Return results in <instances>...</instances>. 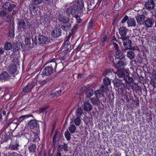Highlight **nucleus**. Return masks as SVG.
<instances>
[{
	"mask_svg": "<svg viewBox=\"0 0 156 156\" xmlns=\"http://www.w3.org/2000/svg\"><path fill=\"white\" fill-rule=\"evenodd\" d=\"M114 83L115 85L117 87H120L123 84L122 82V80L118 79H115L114 81Z\"/></svg>",
	"mask_w": 156,
	"mask_h": 156,
	"instance_id": "a878e982",
	"label": "nucleus"
},
{
	"mask_svg": "<svg viewBox=\"0 0 156 156\" xmlns=\"http://www.w3.org/2000/svg\"><path fill=\"white\" fill-rule=\"evenodd\" d=\"M127 29L125 27H121L119 29V32L121 36V38L122 39L126 38V33L127 31Z\"/></svg>",
	"mask_w": 156,
	"mask_h": 156,
	"instance_id": "0eeeda50",
	"label": "nucleus"
},
{
	"mask_svg": "<svg viewBox=\"0 0 156 156\" xmlns=\"http://www.w3.org/2000/svg\"><path fill=\"white\" fill-rule=\"evenodd\" d=\"M103 82L104 83V85L102 86H107L110 85L111 84V80L108 77H105L103 80Z\"/></svg>",
	"mask_w": 156,
	"mask_h": 156,
	"instance_id": "c85d7f7f",
	"label": "nucleus"
},
{
	"mask_svg": "<svg viewBox=\"0 0 156 156\" xmlns=\"http://www.w3.org/2000/svg\"><path fill=\"white\" fill-rule=\"evenodd\" d=\"M33 44L34 43L35 44H46L48 43V38L47 37L43 35H39L35 37L33 39Z\"/></svg>",
	"mask_w": 156,
	"mask_h": 156,
	"instance_id": "f03ea898",
	"label": "nucleus"
},
{
	"mask_svg": "<svg viewBox=\"0 0 156 156\" xmlns=\"http://www.w3.org/2000/svg\"><path fill=\"white\" fill-rule=\"evenodd\" d=\"M150 84L153 86L154 88H156V79H151L150 81Z\"/></svg>",
	"mask_w": 156,
	"mask_h": 156,
	"instance_id": "37998d69",
	"label": "nucleus"
},
{
	"mask_svg": "<svg viewBox=\"0 0 156 156\" xmlns=\"http://www.w3.org/2000/svg\"><path fill=\"white\" fill-rule=\"evenodd\" d=\"M48 107V106H46L44 108H40L39 109V112H44L45 110Z\"/></svg>",
	"mask_w": 156,
	"mask_h": 156,
	"instance_id": "603ef678",
	"label": "nucleus"
},
{
	"mask_svg": "<svg viewBox=\"0 0 156 156\" xmlns=\"http://www.w3.org/2000/svg\"><path fill=\"white\" fill-rule=\"evenodd\" d=\"M52 73V69L51 67L49 66H46L43 69L42 72L43 75L48 76L50 75Z\"/></svg>",
	"mask_w": 156,
	"mask_h": 156,
	"instance_id": "9b49d317",
	"label": "nucleus"
},
{
	"mask_svg": "<svg viewBox=\"0 0 156 156\" xmlns=\"http://www.w3.org/2000/svg\"><path fill=\"white\" fill-rule=\"evenodd\" d=\"M36 148V146L35 144H32L29 147L28 149L30 153L33 154L35 153Z\"/></svg>",
	"mask_w": 156,
	"mask_h": 156,
	"instance_id": "b1692460",
	"label": "nucleus"
},
{
	"mask_svg": "<svg viewBox=\"0 0 156 156\" xmlns=\"http://www.w3.org/2000/svg\"><path fill=\"white\" fill-rule=\"evenodd\" d=\"M59 26L65 31L70 30L71 27L70 22L68 20H59Z\"/></svg>",
	"mask_w": 156,
	"mask_h": 156,
	"instance_id": "20e7f679",
	"label": "nucleus"
},
{
	"mask_svg": "<svg viewBox=\"0 0 156 156\" xmlns=\"http://www.w3.org/2000/svg\"><path fill=\"white\" fill-rule=\"evenodd\" d=\"M49 17L48 16V15H45L44 16H41V19H44V20H46V19H47V20L49 19Z\"/></svg>",
	"mask_w": 156,
	"mask_h": 156,
	"instance_id": "4d7b16f0",
	"label": "nucleus"
},
{
	"mask_svg": "<svg viewBox=\"0 0 156 156\" xmlns=\"http://www.w3.org/2000/svg\"><path fill=\"white\" fill-rule=\"evenodd\" d=\"M4 52V51L3 49L0 48V56L3 54Z\"/></svg>",
	"mask_w": 156,
	"mask_h": 156,
	"instance_id": "052dcab7",
	"label": "nucleus"
},
{
	"mask_svg": "<svg viewBox=\"0 0 156 156\" xmlns=\"http://www.w3.org/2000/svg\"><path fill=\"white\" fill-rule=\"evenodd\" d=\"M4 47L5 50L6 51H9L12 48V45L11 42H6L4 44Z\"/></svg>",
	"mask_w": 156,
	"mask_h": 156,
	"instance_id": "5701e85b",
	"label": "nucleus"
},
{
	"mask_svg": "<svg viewBox=\"0 0 156 156\" xmlns=\"http://www.w3.org/2000/svg\"><path fill=\"white\" fill-rule=\"evenodd\" d=\"M93 108V106L89 103L85 102L83 105V110L86 112L91 111Z\"/></svg>",
	"mask_w": 156,
	"mask_h": 156,
	"instance_id": "dca6fc26",
	"label": "nucleus"
},
{
	"mask_svg": "<svg viewBox=\"0 0 156 156\" xmlns=\"http://www.w3.org/2000/svg\"><path fill=\"white\" fill-rule=\"evenodd\" d=\"M44 2L45 4H48L50 5H51L53 2L51 0H44Z\"/></svg>",
	"mask_w": 156,
	"mask_h": 156,
	"instance_id": "8fccbe9b",
	"label": "nucleus"
},
{
	"mask_svg": "<svg viewBox=\"0 0 156 156\" xmlns=\"http://www.w3.org/2000/svg\"><path fill=\"white\" fill-rule=\"evenodd\" d=\"M70 43L69 40H67L64 43V47L65 48H67V51H69L70 50V48H68L69 47V46L70 48Z\"/></svg>",
	"mask_w": 156,
	"mask_h": 156,
	"instance_id": "473e14b6",
	"label": "nucleus"
},
{
	"mask_svg": "<svg viewBox=\"0 0 156 156\" xmlns=\"http://www.w3.org/2000/svg\"><path fill=\"white\" fill-rule=\"evenodd\" d=\"M57 150L60 152L62 151H63L65 152H67L68 150V147L67 144L64 143L63 145H58Z\"/></svg>",
	"mask_w": 156,
	"mask_h": 156,
	"instance_id": "2eb2a0df",
	"label": "nucleus"
},
{
	"mask_svg": "<svg viewBox=\"0 0 156 156\" xmlns=\"http://www.w3.org/2000/svg\"><path fill=\"white\" fill-rule=\"evenodd\" d=\"M93 20H90L89 22V26L91 27L93 23Z\"/></svg>",
	"mask_w": 156,
	"mask_h": 156,
	"instance_id": "680f3d73",
	"label": "nucleus"
},
{
	"mask_svg": "<svg viewBox=\"0 0 156 156\" xmlns=\"http://www.w3.org/2000/svg\"><path fill=\"white\" fill-rule=\"evenodd\" d=\"M123 40V44L125 48V50H126L130 49L132 47L131 41L129 39L125 38Z\"/></svg>",
	"mask_w": 156,
	"mask_h": 156,
	"instance_id": "423d86ee",
	"label": "nucleus"
},
{
	"mask_svg": "<svg viewBox=\"0 0 156 156\" xmlns=\"http://www.w3.org/2000/svg\"><path fill=\"white\" fill-rule=\"evenodd\" d=\"M69 129L70 133H73L75 131L76 128L75 125L71 124L70 126Z\"/></svg>",
	"mask_w": 156,
	"mask_h": 156,
	"instance_id": "f704fd0d",
	"label": "nucleus"
},
{
	"mask_svg": "<svg viewBox=\"0 0 156 156\" xmlns=\"http://www.w3.org/2000/svg\"><path fill=\"white\" fill-rule=\"evenodd\" d=\"M61 152H57L56 154V156H61Z\"/></svg>",
	"mask_w": 156,
	"mask_h": 156,
	"instance_id": "e2e57ef3",
	"label": "nucleus"
},
{
	"mask_svg": "<svg viewBox=\"0 0 156 156\" xmlns=\"http://www.w3.org/2000/svg\"><path fill=\"white\" fill-rule=\"evenodd\" d=\"M113 44L114 46V48L115 49L116 51L119 50V46L118 44L115 43H113Z\"/></svg>",
	"mask_w": 156,
	"mask_h": 156,
	"instance_id": "5fc2aeb1",
	"label": "nucleus"
},
{
	"mask_svg": "<svg viewBox=\"0 0 156 156\" xmlns=\"http://www.w3.org/2000/svg\"><path fill=\"white\" fill-rule=\"evenodd\" d=\"M39 126L38 121L35 120H31L28 124V126L31 129L39 127Z\"/></svg>",
	"mask_w": 156,
	"mask_h": 156,
	"instance_id": "1a4fd4ad",
	"label": "nucleus"
},
{
	"mask_svg": "<svg viewBox=\"0 0 156 156\" xmlns=\"http://www.w3.org/2000/svg\"><path fill=\"white\" fill-rule=\"evenodd\" d=\"M62 34V30L59 28H56L54 29L51 32L52 36L54 37H58Z\"/></svg>",
	"mask_w": 156,
	"mask_h": 156,
	"instance_id": "9d476101",
	"label": "nucleus"
},
{
	"mask_svg": "<svg viewBox=\"0 0 156 156\" xmlns=\"http://www.w3.org/2000/svg\"><path fill=\"white\" fill-rule=\"evenodd\" d=\"M11 6V4L10 2H6L3 3L2 7L3 8L6 9H10V8Z\"/></svg>",
	"mask_w": 156,
	"mask_h": 156,
	"instance_id": "c9c22d12",
	"label": "nucleus"
},
{
	"mask_svg": "<svg viewBox=\"0 0 156 156\" xmlns=\"http://www.w3.org/2000/svg\"><path fill=\"white\" fill-rule=\"evenodd\" d=\"M28 20H19L18 22V27L20 28H22L23 29H25L27 27V26L29 25L28 22Z\"/></svg>",
	"mask_w": 156,
	"mask_h": 156,
	"instance_id": "f8f14e48",
	"label": "nucleus"
},
{
	"mask_svg": "<svg viewBox=\"0 0 156 156\" xmlns=\"http://www.w3.org/2000/svg\"><path fill=\"white\" fill-rule=\"evenodd\" d=\"M124 79L126 82L128 83H130L133 81V78L129 76H125Z\"/></svg>",
	"mask_w": 156,
	"mask_h": 156,
	"instance_id": "bb28decb",
	"label": "nucleus"
},
{
	"mask_svg": "<svg viewBox=\"0 0 156 156\" xmlns=\"http://www.w3.org/2000/svg\"><path fill=\"white\" fill-rule=\"evenodd\" d=\"M67 8L66 12L69 16L71 14L73 17L76 20H81L79 14L83 12L85 9L83 0H76L70 3H67L64 5Z\"/></svg>",
	"mask_w": 156,
	"mask_h": 156,
	"instance_id": "f257e3e1",
	"label": "nucleus"
},
{
	"mask_svg": "<svg viewBox=\"0 0 156 156\" xmlns=\"http://www.w3.org/2000/svg\"><path fill=\"white\" fill-rule=\"evenodd\" d=\"M9 73L11 74H13L17 72L16 66L15 65H10L8 69Z\"/></svg>",
	"mask_w": 156,
	"mask_h": 156,
	"instance_id": "6ab92c4d",
	"label": "nucleus"
},
{
	"mask_svg": "<svg viewBox=\"0 0 156 156\" xmlns=\"http://www.w3.org/2000/svg\"><path fill=\"white\" fill-rule=\"evenodd\" d=\"M30 12L32 15L35 16L37 15L36 11L37 10V9L36 6H33L32 8L30 9Z\"/></svg>",
	"mask_w": 156,
	"mask_h": 156,
	"instance_id": "58836bf2",
	"label": "nucleus"
},
{
	"mask_svg": "<svg viewBox=\"0 0 156 156\" xmlns=\"http://www.w3.org/2000/svg\"><path fill=\"white\" fill-rule=\"evenodd\" d=\"M127 23L129 27H135L136 26L135 20H128Z\"/></svg>",
	"mask_w": 156,
	"mask_h": 156,
	"instance_id": "e433bc0d",
	"label": "nucleus"
},
{
	"mask_svg": "<svg viewBox=\"0 0 156 156\" xmlns=\"http://www.w3.org/2000/svg\"><path fill=\"white\" fill-rule=\"evenodd\" d=\"M36 83L37 82L35 81H33L30 83L28 84L23 89V91L24 93L30 92L35 86Z\"/></svg>",
	"mask_w": 156,
	"mask_h": 156,
	"instance_id": "39448f33",
	"label": "nucleus"
},
{
	"mask_svg": "<svg viewBox=\"0 0 156 156\" xmlns=\"http://www.w3.org/2000/svg\"><path fill=\"white\" fill-rule=\"evenodd\" d=\"M13 120L12 119H11L9 120H7L6 121V122L7 124L9 125L12 123L13 122Z\"/></svg>",
	"mask_w": 156,
	"mask_h": 156,
	"instance_id": "864d4df0",
	"label": "nucleus"
},
{
	"mask_svg": "<svg viewBox=\"0 0 156 156\" xmlns=\"http://www.w3.org/2000/svg\"><path fill=\"white\" fill-rule=\"evenodd\" d=\"M121 154L119 153L118 152L116 153L115 155V156H120Z\"/></svg>",
	"mask_w": 156,
	"mask_h": 156,
	"instance_id": "774afa93",
	"label": "nucleus"
},
{
	"mask_svg": "<svg viewBox=\"0 0 156 156\" xmlns=\"http://www.w3.org/2000/svg\"><path fill=\"white\" fill-rule=\"evenodd\" d=\"M108 90V87L107 86H101L99 89L95 91L94 93L97 98L103 97V101H106L105 98L104 96V93H106Z\"/></svg>",
	"mask_w": 156,
	"mask_h": 156,
	"instance_id": "7ed1b4c3",
	"label": "nucleus"
},
{
	"mask_svg": "<svg viewBox=\"0 0 156 156\" xmlns=\"http://www.w3.org/2000/svg\"><path fill=\"white\" fill-rule=\"evenodd\" d=\"M115 74L119 78L124 77V76H125L123 72L121 70H118L115 73Z\"/></svg>",
	"mask_w": 156,
	"mask_h": 156,
	"instance_id": "7c9ffc66",
	"label": "nucleus"
},
{
	"mask_svg": "<svg viewBox=\"0 0 156 156\" xmlns=\"http://www.w3.org/2000/svg\"><path fill=\"white\" fill-rule=\"evenodd\" d=\"M19 146L18 142L16 141L14 143L12 142L10 144L9 148L10 149L12 150H17L18 149V147Z\"/></svg>",
	"mask_w": 156,
	"mask_h": 156,
	"instance_id": "a211bd4d",
	"label": "nucleus"
},
{
	"mask_svg": "<svg viewBox=\"0 0 156 156\" xmlns=\"http://www.w3.org/2000/svg\"><path fill=\"white\" fill-rule=\"evenodd\" d=\"M155 5L153 0H150V1L146 2L145 4V6L146 9L151 10L153 9Z\"/></svg>",
	"mask_w": 156,
	"mask_h": 156,
	"instance_id": "4468645a",
	"label": "nucleus"
},
{
	"mask_svg": "<svg viewBox=\"0 0 156 156\" xmlns=\"http://www.w3.org/2000/svg\"><path fill=\"white\" fill-rule=\"evenodd\" d=\"M65 136L67 140H69L70 139L71 134L68 131L65 132Z\"/></svg>",
	"mask_w": 156,
	"mask_h": 156,
	"instance_id": "79ce46f5",
	"label": "nucleus"
},
{
	"mask_svg": "<svg viewBox=\"0 0 156 156\" xmlns=\"http://www.w3.org/2000/svg\"><path fill=\"white\" fill-rule=\"evenodd\" d=\"M124 99H125L127 102H129L130 101L129 98L127 95H126L124 96Z\"/></svg>",
	"mask_w": 156,
	"mask_h": 156,
	"instance_id": "bf43d9fd",
	"label": "nucleus"
},
{
	"mask_svg": "<svg viewBox=\"0 0 156 156\" xmlns=\"http://www.w3.org/2000/svg\"><path fill=\"white\" fill-rule=\"evenodd\" d=\"M25 42L27 45H30L31 44L30 37H28L25 39Z\"/></svg>",
	"mask_w": 156,
	"mask_h": 156,
	"instance_id": "49530a36",
	"label": "nucleus"
},
{
	"mask_svg": "<svg viewBox=\"0 0 156 156\" xmlns=\"http://www.w3.org/2000/svg\"><path fill=\"white\" fill-rule=\"evenodd\" d=\"M30 117H33L32 115L30 114H27L21 116L18 119V121L21 122L23 121L24 119Z\"/></svg>",
	"mask_w": 156,
	"mask_h": 156,
	"instance_id": "393cba45",
	"label": "nucleus"
},
{
	"mask_svg": "<svg viewBox=\"0 0 156 156\" xmlns=\"http://www.w3.org/2000/svg\"><path fill=\"white\" fill-rule=\"evenodd\" d=\"M71 36V33H70L67 36V40H69V39Z\"/></svg>",
	"mask_w": 156,
	"mask_h": 156,
	"instance_id": "0e129e2a",
	"label": "nucleus"
},
{
	"mask_svg": "<svg viewBox=\"0 0 156 156\" xmlns=\"http://www.w3.org/2000/svg\"><path fill=\"white\" fill-rule=\"evenodd\" d=\"M6 12L4 10H2L0 12V17H3L6 15Z\"/></svg>",
	"mask_w": 156,
	"mask_h": 156,
	"instance_id": "09e8293b",
	"label": "nucleus"
},
{
	"mask_svg": "<svg viewBox=\"0 0 156 156\" xmlns=\"http://www.w3.org/2000/svg\"><path fill=\"white\" fill-rule=\"evenodd\" d=\"M10 78L9 74L6 72H3L0 74V79L4 81H7Z\"/></svg>",
	"mask_w": 156,
	"mask_h": 156,
	"instance_id": "ddd939ff",
	"label": "nucleus"
},
{
	"mask_svg": "<svg viewBox=\"0 0 156 156\" xmlns=\"http://www.w3.org/2000/svg\"><path fill=\"white\" fill-rule=\"evenodd\" d=\"M81 120L79 117L77 116L75 119L74 120V123L76 126H79L80 125Z\"/></svg>",
	"mask_w": 156,
	"mask_h": 156,
	"instance_id": "2f4dec72",
	"label": "nucleus"
},
{
	"mask_svg": "<svg viewBox=\"0 0 156 156\" xmlns=\"http://www.w3.org/2000/svg\"><path fill=\"white\" fill-rule=\"evenodd\" d=\"M39 127H37V128L36 130V131L34 130L33 131V133L35 134V137H36V139L37 140H39V138L38 136V135L39 134L40 130L39 129Z\"/></svg>",
	"mask_w": 156,
	"mask_h": 156,
	"instance_id": "ea45409f",
	"label": "nucleus"
},
{
	"mask_svg": "<svg viewBox=\"0 0 156 156\" xmlns=\"http://www.w3.org/2000/svg\"><path fill=\"white\" fill-rule=\"evenodd\" d=\"M115 67L119 70H122L124 68V65L126 64L125 61L119 60L118 62L114 63Z\"/></svg>",
	"mask_w": 156,
	"mask_h": 156,
	"instance_id": "6e6552de",
	"label": "nucleus"
},
{
	"mask_svg": "<svg viewBox=\"0 0 156 156\" xmlns=\"http://www.w3.org/2000/svg\"><path fill=\"white\" fill-rule=\"evenodd\" d=\"M60 137V132L58 129L55 131V135L53 139V144H55L57 143Z\"/></svg>",
	"mask_w": 156,
	"mask_h": 156,
	"instance_id": "f3484780",
	"label": "nucleus"
},
{
	"mask_svg": "<svg viewBox=\"0 0 156 156\" xmlns=\"http://www.w3.org/2000/svg\"><path fill=\"white\" fill-rule=\"evenodd\" d=\"M145 17L144 15H140L138 16L136 20H144Z\"/></svg>",
	"mask_w": 156,
	"mask_h": 156,
	"instance_id": "3c124183",
	"label": "nucleus"
},
{
	"mask_svg": "<svg viewBox=\"0 0 156 156\" xmlns=\"http://www.w3.org/2000/svg\"><path fill=\"white\" fill-rule=\"evenodd\" d=\"M82 89L84 90H86L85 92L86 94L87 97L90 98L91 97L93 94V89L89 88H87L86 87H83Z\"/></svg>",
	"mask_w": 156,
	"mask_h": 156,
	"instance_id": "aec40b11",
	"label": "nucleus"
},
{
	"mask_svg": "<svg viewBox=\"0 0 156 156\" xmlns=\"http://www.w3.org/2000/svg\"><path fill=\"white\" fill-rule=\"evenodd\" d=\"M127 55L129 58L132 59L134 58L135 54L133 51H129L127 52Z\"/></svg>",
	"mask_w": 156,
	"mask_h": 156,
	"instance_id": "4c0bfd02",
	"label": "nucleus"
},
{
	"mask_svg": "<svg viewBox=\"0 0 156 156\" xmlns=\"http://www.w3.org/2000/svg\"><path fill=\"white\" fill-rule=\"evenodd\" d=\"M76 115L77 116L80 117L83 114V110L81 108H78L76 111Z\"/></svg>",
	"mask_w": 156,
	"mask_h": 156,
	"instance_id": "c756f323",
	"label": "nucleus"
},
{
	"mask_svg": "<svg viewBox=\"0 0 156 156\" xmlns=\"http://www.w3.org/2000/svg\"><path fill=\"white\" fill-rule=\"evenodd\" d=\"M107 38V37L106 36L103 37L101 43V46H104L105 45V42L106 41Z\"/></svg>",
	"mask_w": 156,
	"mask_h": 156,
	"instance_id": "de8ad7c7",
	"label": "nucleus"
},
{
	"mask_svg": "<svg viewBox=\"0 0 156 156\" xmlns=\"http://www.w3.org/2000/svg\"><path fill=\"white\" fill-rule=\"evenodd\" d=\"M115 56L116 58L120 59L123 58L125 57L123 52L119 50L116 51Z\"/></svg>",
	"mask_w": 156,
	"mask_h": 156,
	"instance_id": "412c9836",
	"label": "nucleus"
},
{
	"mask_svg": "<svg viewBox=\"0 0 156 156\" xmlns=\"http://www.w3.org/2000/svg\"><path fill=\"white\" fill-rule=\"evenodd\" d=\"M128 17L126 16L124 17L122 20H128Z\"/></svg>",
	"mask_w": 156,
	"mask_h": 156,
	"instance_id": "338daca9",
	"label": "nucleus"
},
{
	"mask_svg": "<svg viewBox=\"0 0 156 156\" xmlns=\"http://www.w3.org/2000/svg\"><path fill=\"white\" fill-rule=\"evenodd\" d=\"M6 111L5 110H3L2 112V113L4 116L6 115Z\"/></svg>",
	"mask_w": 156,
	"mask_h": 156,
	"instance_id": "69168bd1",
	"label": "nucleus"
},
{
	"mask_svg": "<svg viewBox=\"0 0 156 156\" xmlns=\"http://www.w3.org/2000/svg\"><path fill=\"white\" fill-rule=\"evenodd\" d=\"M33 4L35 5H37L41 3L42 2V0H32Z\"/></svg>",
	"mask_w": 156,
	"mask_h": 156,
	"instance_id": "a18cd8bd",
	"label": "nucleus"
},
{
	"mask_svg": "<svg viewBox=\"0 0 156 156\" xmlns=\"http://www.w3.org/2000/svg\"><path fill=\"white\" fill-rule=\"evenodd\" d=\"M62 92V90H58V91H56L55 93V94H56V96H58L59 95H60V94Z\"/></svg>",
	"mask_w": 156,
	"mask_h": 156,
	"instance_id": "6e6d98bb",
	"label": "nucleus"
},
{
	"mask_svg": "<svg viewBox=\"0 0 156 156\" xmlns=\"http://www.w3.org/2000/svg\"><path fill=\"white\" fill-rule=\"evenodd\" d=\"M57 60V59L56 58H54L51 60L49 62V63L50 64L49 66L51 67L52 69L54 67L55 69L57 67V63L56 62V60Z\"/></svg>",
	"mask_w": 156,
	"mask_h": 156,
	"instance_id": "4be33fe9",
	"label": "nucleus"
},
{
	"mask_svg": "<svg viewBox=\"0 0 156 156\" xmlns=\"http://www.w3.org/2000/svg\"><path fill=\"white\" fill-rule=\"evenodd\" d=\"M14 31L13 29H12L9 30V36L11 38H12L14 36Z\"/></svg>",
	"mask_w": 156,
	"mask_h": 156,
	"instance_id": "c03bdc74",
	"label": "nucleus"
},
{
	"mask_svg": "<svg viewBox=\"0 0 156 156\" xmlns=\"http://www.w3.org/2000/svg\"><path fill=\"white\" fill-rule=\"evenodd\" d=\"M78 78L81 79L84 77V75L83 74H79L78 75Z\"/></svg>",
	"mask_w": 156,
	"mask_h": 156,
	"instance_id": "13d9d810",
	"label": "nucleus"
},
{
	"mask_svg": "<svg viewBox=\"0 0 156 156\" xmlns=\"http://www.w3.org/2000/svg\"><path fill=\"white\" fill-rule=\"evenodd\" d=\"M145 23L146 26L150 27L153 26L154 23V20H145Z\"/></svg>",
	"mask_w": 156,
	"mask_h": 156,
	"instance_id": "cd10ccee",
	"label": "nucleus"
},
{
	"mask_svg": "<svg viewBox=\"0 0 156 156\" xmlns=\"http://www.w3.org/2000/svg\"><path fill=\"white\" fill-rule=\"evenodd\" d=\"M98 98H90L91 101L94 105H98L100 103L99 100L98 99Z\"/></svg>",
	"mask_w": 156,
	"mask_h": 156,
	"instance_id": "72a5a7b5",
	"label": "nucleus"
},
{
	"mask_svg": "<svg viewBox=\"0 0 156 156\" xmlns=\"http://www.w3.org/2000/svg\"><path fill=\"white\" fill-rule=\"evenodd\" d=\"M113 71V70L112 69H108L103 72L102 75L104 76H105L106 75H108L110 73H112Z\"/></svg>",
	"mask_w": 156,
	"mask_h": 156,
	"instance_id": "a19ab883",
	"label": "nucleus"
}]
</instances>
